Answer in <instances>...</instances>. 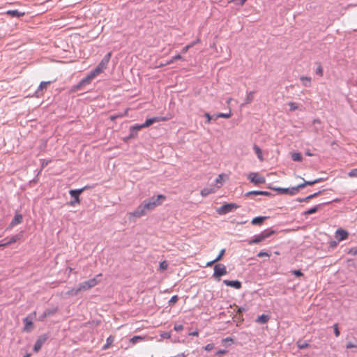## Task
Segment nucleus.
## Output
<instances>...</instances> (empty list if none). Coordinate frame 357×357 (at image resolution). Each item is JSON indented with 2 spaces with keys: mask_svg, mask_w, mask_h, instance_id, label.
<instances>
[{
  "mask_svg": "<svg viewBox=\"0 0 357 357\" xmlns=\"http://www.w3.org/2000/svg\"><path fill=\"white\" fill-rule=\"evenodd\" d=\"M97 76L93 70H91L85 77L82 79L77 84L73 85L70 88V92L75 93L80 91L84 86L91 84L92 80Z\"/></svg>",
  "mask_w": 357,
  "mask_h": 357,
  "instance_id": "1",
  "label": "nucleus"
},
{
  "mask_svg": "<svg viewBox=\"0 0 357 357\" xmlns=\"http://www.w3.org/2000/svg\"><path fill=\"white\" fill-rule=\"evenodd\" d=\"M101 276L102 274H98L96 275V277L80 283L79 287L77 289H72V291H73L75 294H77L81 291H86L95 287L100 281V280H98V278Z\"/></svg>",
  "mask_w": 357,
  "mask_h": 357,
  "instance_id": "2",
  "label": "nucleus"
},
{
  "mask_svg": "<svg viewBox=\"0 0 357 357\" xmlns=\"http://www.w3.org/2000/svg\"><path fill=\"white\" fill-rule=\"evenodd\" d=\"M165 199V197L162 195H158L157 197H152L149 200L144 201V208L147 211H151L156 206L160 205L163 200Z\"/></svg>",
  "mask_w": 357,
  "mask_h": 357,
  "instance_id": "3",
  "label": "nucleus"
},
{
  "mask_svg": "<svg viewBox=\"0 0 357 357\" xmlns=\"http://www.w3.org/2000/svg\"><path fill=\"white\" fill-rule=\"evenodd\" d=\"M111 56L112 52H108L107 54L105 55V56L100 61L98 65L93 70L97 75L102 73L104 71V70L107 68Z\"/></svg>",
  "mask_w": 357,
  "mask_h": 357,
  "instance_id": "4",
  "label": "nucleus"
},
{
  "mask_svg": "<svg viewBox=\"0 0 357 357\" xmlns=\"http://www.w3.org/2000/svg\"><path fill=\"white\" fill-rule=\"evenodd\" d=\"M238 208V206L234 203H229L223 204L222 206L216 209V212L220 215H225L227 213H229L230 212H232L237 209Z\"/></svg>",
  "mask_w": 357,
  "mask_h": 357,
  "instance_id": "5",
  "label": "nucleus"
},
{
  "mask_svg": "<svg viewBox=\"0 0 357 357\" xmlns=\"http://www.w3.org/2000/svg\"><path fill=\"white\" fill-rule=\"evenodd\" d=\"M87 188H88V186H85L80 189L70 190L69 191V194L70 195V196L72 197H73V200H71L70 202H69L68 204L70 206H75V204H79L80 203L79 195L82 192H84Z\"/></svg>",
  "mask_w": 357,
  "mask_h": 357,
  "instance_id": "6",
  "label": "nucleus"
},
{
  "mask_svg": "<svg viewBox=\"0 0 357 357\" xmlns=\"http://www.w3.org/2000/svg\"><path fill=\"white\" fill-rule=\"evenodd\" d=\"M36 317V312L34 311L32 313L29 314L27 317L23 319V322L24 324V327L23 328L24 331L29 332L32 329L33 327V319Z\"/></svg>",
  "mask_w": 357,
  "mask_h": 357,
  "instance_id": "7",
  "label": "nucleus"
},
{
  "mask_svg": "<svg viewBox=\"0 0 357 357\" xmlns=\"http://www.w3.org/2000/svg\"><path fill=\"white\" fill-rule=\"evenodd\" d=\"M269 188L271 189H273L275 191H277L278 192V194H288V195H294L296 194H297L299 191V188L297 186H295V187H292V188H272V187H268Z\"/></svg>",
  "mask_w": 357,
  "mask_h": 357,
  "instance_id": "8",
  "label": "nucleus"
},
{
  "mask_svg": "<svg viewBox=\"0 0 357 357\" xmlns=\"http://www.w3.org/2000/svg\"><path fill=\"white\" fill-rule=\"evenodd\" d=\"M213 277L216 279L220 280V278L227 273L226 266L222 264H218L214 266Z\"/></svg>",
  "mask_w": 357,
  "mask_h": 357,
  "instance_id": "9",
  "label": "nucleus"
},
{
  "mask_svg": "<svg viewBox=\"0 0 357 357\" xmlns=\"http://www.w3.org/2000/svg\"><path fill=\"white\" fill-rule=\"evenodd\" d=\"M248 179L255 185L262 184L266 182L264 176H260L258 173L251 172L248 175Z\"/></svg>",
  "mask_w": 357,
  "mask_h": 357,
  "instance_id": "10",
  "label": "nucleus"
},
{
  "mask_svg": "<svg viewBox=\"0 0 357 357\" xmlns=\"http://www.w3.org/2000/svg\"><path fill=\"white\" fill-rule=\"evenodd\" d=\"M48 337H49V336L47 334H43V335L39 336L33 345V351L34 352L39 351L40 349H41V347H43V344L48 339Z\"/></svg>",
  "mask_w": 357,
  "mask_h": 357,
  "instance_id": "11",
  "label": "nucleus"
},
{
  "mask_svg": "<svg viewBox=\"0 0 357 357\" xmlns=\"http://www.w3.org/2000/svg\"><path fill=\"white\" fill-rule=\"evenodd\" d=\"M338 199H334L333 200V202H337ZM332 202V201H331ZM331 202H325V203H321V204H317V205H315L314 206L309 208L308 210L304 211L303 213V215H311V214H313V213H317L318 211H319L320 209L322 208V207L326 205V204H330Z\"/></svg>",
  "mask_w": 357,
  "mask_h": 357,
  "instance_id": "12",
  "label": "nucleus"
},
{
  "mask_svg": "<svg viewBox=\"0 0 357 357\" xmlns=\"http://www.w3.org/2000/svg\"><path fill=\"white\" fill-rule=\"evenodd\" d=\"M146 214V210L144 208V204H140L130 215L135 218H140Z\"/></svg>",
  "mask_w": 357,
  "mask_h": 357,
  "instance_id": "13",
  "label": "nucleus"
},
{
  "mask_svg": "<svg viewBox=\"0 0 357 357\" xmlns=\"http://www.w3.org/2000/svg\"><path fill=\"white\" fill-rule=\"evenodd\" d=\"M52 82L51 81H48V82H41L38 88L37 89V90L36 91L35 93H36V97H40L43 95V90H46L47 86L51 84Z\"/></svg>",
  "mask_w": 357,
  "mask_h": 357,
  "instance_id": "14",
  "label": "nucleus"
},
{
  "mask_svg": "<svg viewBox=\"0 0 357 357\" xmlns=\"http://www.w3.org/2000/svg\"><path fill=\"white\" fill-rule=\"evenodd\" d=\"M223 283L225 284H226L227 286L233 287V288H234L236 289H239L242 287L241 282L240 281H238V280H223Z\"/></svg>",
  "mask_w": 357,
  "mask_h": 357,
  "instance_id": "15",
  "label": "nucleus"
},
{
  "mask_svg": "<svg viewBox=\"0 0 357 357\" xmlns=\"http://www.w3.org/2000/svg\"><path fill=\"white\" fill-rule=\"evenodd\" d=\"M336 238L339 240V241H343V240H345L348 238V236H349V233L346 230H344L342 229H338L337 231H336Z\"/></svg>",
  "mask_w": 357,
  "mask_h": 357,
  "instance_id": "16",
  "label": "nucleus"
},
{
  "mask_svg": "<svg viewBox=\"0 0 357 357\" xmlns=\"http://www.w3.org/2000/svg\"><path fill=\"white\" fill-rule=\"evenodd\" d=\"M160 121V117H153V118L147 119L144 123L139 124V125L142 129V128L149 127V126H151L153 123H154L155 122H158Z\"/></svg>",
  "mask_w": 357,
  "mask_h": 357,
  "instance_id": "17",
  "label": "nucleus"
},
{
  "mask_svg": "<svg viewBox=\"0 0 357 357\" xmlns=\"http://www.w3.org/2000/svg\"><path fill=\"white\" fill-rule=\"evenodd\" d=\"M142 129L139 124L132 126L130 128V138H135L137 136L138 131Z\"/></svg>",
  "mask_w": 357,
  "mask_h": 357,
  "instance_id": "18",
  "label": "nucleus"
},
{
  "mask_svg": "<svg viewBox=\"0 0 357 357\" xmlns=\"http://www.w3.org/2000/svg\"><path fill=\"white\" fill-rule=\"evenodd\" d=\"M264 241V238L261 234V233L255 235L251 240L248 241L249 245L258 244Z\"/></svg>",
  "mask_w": 357,
  "mask_h": 357,
  "instance_id": "19",
  "label": "nucleus"
},
{
  "mask_svg": "<svg viewBox=\"0 0 357 357\" xmlns=\"http://www.w3.org/2000/svg\"><path fill=\"white\" fill-rule=\"evenodd\" d=\"M268 218L267 216H257L252 220L251 223L253 225H261Z\"/></svg>",
  "mask_w": 357,
  "mask_h": 357,
  "instance_id": "20",
  "label": "nucleus"
},
{
  "mask_svg": "<svg viewBox=\"0 0 357 357\" xmlns=\"http://www.w3.org/2000/svg\"><path fill=\"white\" fill-rule=\"evenodd\" d=\"M6 14L13 17H20L24 15V13L20 12L18 10H9L6 12Z\"/></svg>",
  "mask_w": 357,
  "mask_h": 357,
  "instance_id": "21",
  "label": "nucleus"
},
{
  "mask_svg": "<svg viewBox=\"0 0 357 357\" xmlns=\"http://www.w3.org/2000/svg\"><path fill=\"white\" fill-rule=\"evenodd\" d=\"M22 220H23L22 215L20 213H16L14 216V218L12 220L10 225L12 226H14L17 224H20L22 222Z\"/></svg>",
  "mask_w": 357,
  "mask_h": 357,
  "instance_id": "22",
  "label": "nucleus"
},
{
  "mask_svg": "<svg viewBox=\"0 0 357 357\" xmlns=\"http://www.w3.org/2000/svg\"><path fill=\"white\" fill-rule=\"evenodd\" d=\"M114 341V337L112 335H109L106 340V344L102 347V350H106L109 348V347L112 344Z\"/></svg>",
  "mask_w": 357,
  "mask_h": 357,
  "instance_id": "23",
  "label": "nucleus"
},
{
  "mask_svg": "<svg viewBox=\"0 0 357 357\" xmlns=\"http://www.w3.org/2000/svg\"><path fill=\"white\" fill-rule=\"evenodd\" d=\"M270 317L267 314H261L257 317V321L259 324H266L268 321Z\"/></svg>",
  "mask_w": 357,
  "mask_h": 357,
  "instance_id": "24",
  "label": "nucleus"
},
{
  "mask_svg": "<svg viewBox=\"0 0 357 357\" xmlns=\"http://www.w3.org/2000/svg\"><path fill=\"white\" fill-rule=\"evenodd\" d=\"M214 192L215 190L213 188H205L201 190L200 194L202 197H206Z\"/></svg>",
  "mask_w": 357,
  "mask_h": 357,
  "instance_id": "25",
  "label": "nucleus"
},
{
  "mask_svg": "<svg viewBox=\"0 0 357 357\" xmlns=\"http://www.w3.org/2000/svg\"><path fill=\"white\" fill-rule=\"evenodd\" d=\"M261 233L265 240L267 238L270 237L271 235H273L275 233V231L271 229H267L264 230Z\"/></svg>",
  "mask_w": 357,
  "mask_h": 357,
  "instance_id": "26",
  "label": "nucleus"
},
{
  "mask_svg": "<svg viewBox=\"0 0 357 357\" xmlns=\"http://www.w3.org/2000/svg\"><path fill=\"white\" fill-rule=\"evenodd\" d=\"M144 339H145V337H142L140 335H135V336H133L132 338H130V342L132 344H135L136 343L141 342V341L144 340Z\"/></svg>",
  "mask_w": 357,
  "mask_h": 357,
  "instance_id": "27",
  "label": "nucleus"
},
{
  "mask_svg": "<svg viewBox=\"0 0 357 357\" xmlns=\"http://www.w3.org/2000/svg\"><path fill=\"white\" fill-rule=\"evenodd\" d=\"M301 80L303 82V85L305 87H310L311 86V78L308 77L302 76Z\"/></svg>",
  "mask_w": 357,
  "mask_h": 357,
  "instance_id": "28",
  "label": "nucleus"
},
{
  "mask_svg": "<svg viewBox=\"0 0 357 357\" xmlns=\"http://www.w3.org/2000/svg\"><path fill=\"white\" fill-rule=\"evenodd\" d=\"M315 180H313V181H304V182L303 183H301L299 185H298V187L300 189L301 188H305V186L307 185H312L314 184H315Z\"/></svg>",
  "mask_w": 357,
  "mask_h": 357,
  "instance_id": "29",
  "label": "nucleus"
},
{
  "mask_svg": "<svg viewBox=\"0 0 357 357\" xmlns=\"http://www.w3.org/2000/svg\"><path fill=\"white\" fill-rule=\"evenodd\" d=\"M253 149H254L255 153L257 155L258 158L260 160H262L263 158H262V152H261V149L258 146L254 145Z\"/></svg>",
  "mask_w": 357,
  "mask_h": 357,
  "instance_id": "30",
  "label": "nucleus"
},
{
  "mask_svg": "<svg viewBox=\"0 0 357 357\" xmlns=\"http://www.w3.org/2000/svg\"><path fill=\"white\" fill-rule=\"evenodd\" d=\"M291 159L294 161L301 162L302 161L303 157L300 153H293L291 154Z\"/></svg>",
  "mask_w": 357,
  "mask_h": 357,
  "instance_id": "31",
  "label": "nucleus"
},
{
  "mask_svg": "<svg viewBox=\"0 0 357 357\" xmlns=\"http://www.w3.org/2000/svg\"><path fill=\"white\" fill-rule=\"evenodd\" d=\"M253 99H254V92L253 91H250L247 94V96H246V98H245V104H250L253 100Z\"/></svg>",
  "mask_w": 357,
  "mask_h": 357,
  "instance_id": "32",
  "label": "nucleus"
},
{
  "mask_svg": "<svg viewBox=\"0 0 357 357\" xmlns=\"http://www.w3.org/2000/svg\"><path fill=\"white\" fill-rule=\"evenodd\" d=\"M231 116V112H229L228 113H218L215 116V119H217L218 118H225L228 119Z\"/></svg>",
  "mask_w": 357,
  "mask_h": 357,
  "instance_id": "33",
  "label": "nucleus"
},
{
  "mask_svg": "<svg viewBox=\"0 0 357 357\" xmlns=\"http://www.w3.org/2000/svg\"><path fill=\"white\" fill-rule=\"evenodd\" d=\"M310 346V344L304 341V342H302V341H298L297 342V347L300 349H306L308 347Z\"/></svg>",
  "mask_w": 357,
  "mask_h": 357,
  "instance_id": "34",
  "label": "nucleus"
},
{
  "mask_svg": "<svg viewBox=\"0 0 357 357\" xmlns=\"http://www.w3.org/2000/svg\"><path fill=\"white\" fill-rule=\"evenodd\" d=\"M19 238H20L19 235L13 236L10 237V240L7 243H3V245H10V244L14 243Z\"/></svg>",
  "mask_w": 357,
  "mask_h": 357,
  "instance_id": "35",
  "label": "nucleus"
},
{
  "mask_svg": "<svg viewBox=\"0 0 357 357\" xmlns=\"http://www.w3.org/2000/svg\"><path fill=\"white\" fill-rule=\"evenodd\" d=\"M47 317L54 314L57 312V308L47 309L44 311Z\"/></svg>",
  "mask_w": 357,
  "mask_h": 357,
  "instance_id": "36",
  "label": "nucleus"
},
{
  "mask_svg": "<svg viewBox=\"0 0 357 357\" xmlns=\"http://www.w3.org/2000/svg\"><path fill=\"white\" fill-rule=\"evenodd\" d=\"M289 106L290 107V109L289 110L291 112H293V111H295L296 109H298V105L296 102H289L288 103Z\"/></svg>",
  "mask_w": 357,
  "mask_h": 357,
  "instance_id": "37",
  "label": "nucleus"
},
{
  "mask_svg": "<svg viewBox=\"0 0 357 357\" xmlns=\"http://www.w3.org/2000/svg\"><path fill=\"white\" fill-rule=\"evenodd\" d=\"M159 267L160 271H165L168 268V263L166 261H162L160 263Z\"/></svg>",
  "mask_w": 357,
  "mask_h": 357,
  "instance_id": "38",
  "label": "nucleus"
},
{
  "mask_svg": "<svg viewBox=\"0 0 357 357\" xmlns=\"http://www.w3.org/2000/svg\"><path fill=\"white\" fill-rule=\"evenodd\" d=\"M318 64V66L315 70V73L317 75H319V76L322 77L323 76V68H322V66L321 65V63H317Z\"/></svg>",
  "mask_w": 357,
  "mask_h": 357,
  "instance_id": "39",
  "label": "nucleus"
},
{
  "mask_svg": "<svg viewBox=\"0 0 357 357\" xmlns=\"http://www.w3.org/2000/svg\"><path fill=\"white\" fill-rule=\"evenodd\" d=\"M261 194V190H252V191H249L248 192L245 193V196L246 197H249L250 195H260Z\"/></svg>",
  "mask_w": 357,
  "mask_h": 357,
  "instance_id": "40",
  "label": "nucleus"
},
{
  "mask_svg": "<svg viewBox=\"0 0 357 357\" xmlns=\"http://www.w3.org/2000/svg\"><path fill=\"white\" fill-rule=\"evenodd\" d=\"M178 300V296L177 295L173 296L170 300L169 301V305H173L174 303H176Z\"/></svg>",
  "mask_w": 357,
  "mask_h": 357,
  "instance_id": "41",
  "label": "nucleus"
},
{
  "mask_svg": "<svg viewBox=\"0 0 357 357\" xmlns=\"http://www.w3.org/2000/svg\"><path fill=\"white\" fill-rule=\"evenodd\" d=\"M182 56L180 54H176L167 63L170 64L172 63L174 61L181 59Z\"/></svg>",
  "mask_w": 357,
  "mask_h": 357,
  "instance_id": "42",
  "label": "nucleus"
},
{
  "mask_svg": "<svg viewBox=\"0 0 357 357\" xmlns=\"http://www.w3.org/2000/svg\"><path fill=\"white\" fill-rule=\"evenodd\" d=\"M333 329H334V334L335 335V337H339L340 336V331H339V328H338V324H335L333 325Z\"/></svg>",
  "mask_w": 357,
  "mask_h": 357,
  "instance_id": "43",
  "label": "nucleus"
},
{
  "mask_svg": "<svg viewBox=\"0 0 357 357\" xmlns=\"http://www.w3.org/2000/svg\"><path fill=\"white\" fill-rule=\"evenodd\" d=\"M348 176L349 177H357V168L351 169L349 173Z\"/></svg>",
  "mask_w": 357,
  "mask_h": 357,
  "instance_id": "44",
  "label": "nucleus"
},
{
  "mask_svg": "<svg viewBox=\"0 0 357 357\" xmlns=\"http://www.w3.org/2000/svg\"><path fill=\"white\" fill-rule=\"evenodd\" d=\"M225 249H222L219 253V255L217 256V257L215 258V261H219L221 260V259L222 258V257L224 256L225 255Z\"/></svg>",
  "mask_w": 357,
  "mask_h": 357,
  "instance_id": "45",
  "label": "nucleus"
},
{
  "mask_svg": "<svg viewBox=\"0 0 357 357\" xmlns=\"http://www.w3.org/2000/svg\"><path fill=\"white\" fill-rule=\"evenodd\" d=\"M291 273L296 277H301L303 275V273L301 270H294L291 271Z\"/></svg>",
  "mask_w": 357,
  "mask_h": 357,
  "instance_id": "46",
  "label": "nucleus"
},
{
  "mask_svg": "<svg viewBox=\"0 0 357 357\" xmlns=\"http://www.w3.org/2000/svg\"><path fill=\"white\" fill-rule=\"evenodd\" d=\"M160 337L163 339H169L171 337V333L169 332H163L160 334Z\"/></svg>",
  "mask_w": 357,
  "mask_h": 357,
  "instance_id": "47",
  "label": "nucleus"
},
{
  "mask_svg": "<svg viewBox=\"0 0 357 357\" xmlns=\"http://www.w3.org/2000/svg\"><path fill=\"white\" fill-rule=\"evenodd\" d=\"M356 347H357V344L356 343H354V342H349L346 344V348L347 349H352V348H356Z\"/></svg>",
  "mask_w": 357,
  "mask_h": 357,
  "instance_id": "48",
  "label": "nucleus"
},
{
  "mask_svg": "<svg viewBox=\"0 0 357 357\" xmlns=\"http://www.w3.org/2000/svg\"><path fill=\"white\" fill-rule=\"evenodd\" d=\"M213 348H214V344L210 343V344H206L204 347V350H206L207 351H210L213 350Z\"/></svg>",
  "mask_w": 357,
  "mask_h": 357,
  "instance_id": "49",
  "label": "nucleus"
},
{
  "mask_svg": "<svg viewBox=\"0 0 357 357\" xmlns=\"http://www.w3.org/2000/svg\"><path fill=\"white\" fill-rule=\"evenodd\" d=\"M174 329L177 332L181 331L183 329V326L182 324H175Z\"/></svg>",
  "mask_w": 357,
  "mask_h": 357,
  "instance_id": "50",
  "label": "nucleus"
},
{
  "mask_svg": "<svg viewBox=\"0 0 357 357\" xmlns=\"http://www.w3.org/2000/svg\"><path fill=\"white\" fill-rule=\"evenodd\" d=\"M264 256L269 257L270 255L267 252H265V251H260L257 254V257H264Z\"/></svg>",
  "mask_w": 357,
  "mask_h": 357,
  "instance_id": "51",
  "label": "nucleus"
},
{
  "mask_svg": "<svg viewBox=\"0 0 357 357\" xmlns=\"http://www.w3.org/2000/svg\"><path fill=\"white\" fill-rule=\"evenodd\" d=\"M349 254L353 255V256H355L357 255V248H352L349 250V251L348 252Z\"/></svg>",
  "mask_w": 357,
  "mask_h": 357,
  "instance_id": "52",
  "label": "nucleus"
},
{
  "mask_svg": "<svg viewBox=\"0 0 357 357\" xmlns=\"http://www.w3.org/2000/svg\"><path fill=\"white\" fill-rule=\"evenodd\" d=\"M246 310H247V309H246V307H238V309H237V310H236V313H238V314H241V313H243V312H245V311H246Z\"/></svg>",
  "mask_w": 357,
  "mask_h": 357,
  "instance_id": "53",
  "label": "nucleus"
},
{
  "mask_svg": "<svg viewBox=\"0 0 357 357\" xmlns=\"http://www.w3.org/2000/svg\"><path fill=\"white\" fill-rule=\"evenodd\" d=\"M204 116L207 119L206 123H209L211 122V119H213V117L210 115L209 113H207V112L204 114Z\"/></svg>",
  "mask_w": 357,
  "mask_h": 357,
  "instance_id": "54",
  "label": "nucleus"
},
{
  "mask_svg": "<svg viewBox=\"0 0 357 357\" xmlns=\"http://www.w3.org/2000/svg\"><path fill=\"white\" fill-rule=\"evenodd\" d=\"M226 353H227V351H226V350H225V349H220V350H218V351L216 352L215 355H216V356H222V355H223V354H226Z\"/></svg>",
  "mask_w": 357,
  "mask_h": 357,
  "instance_id": "55",
  "label": "nucleus"
},
{
  "mask_svg": "<svg viewBox=\"0 0 357 357\" xmlns=\"http://www.w3.org/2000/svg\"><path fill=\"white\" fill-rule=\"evenodd\" d=\"M47 314H45V312H43V313L39 316L38 317V321H44V319L47 317Z\"/></svg>",
  "mask_w": 357,
  "mask_h": 357,
  "instance_id": "56",
  "label": "nucleus"
},
{
  "mask_svg": "<svg viewBox=\"0 0 357 357\" xmlns=\"http://www.w3.org/2000/svg\"><path fill=\"white\" fill-rule=\"evenodd\" d=\"M200 42V39L197 38V40L192 41V43H190L189 44V45L192 47L193 46H195V45L198 44Z\"/></svg>",
  "mask_w": 357,
  "mask_h": 357,
  "instance_id": "57",
  "label": "nucleus"
},
{
  "mask_svg": "<svg viewBox=\"0 0 357 357\" xmlns=\"http://www.w3.org/2000/svg\"><path fill=\"white\" fill-rule=\"evenodd\" d=\"M190 48H191V47H190V46L189 45V44H188V45L185 46V47L182 49L181 52H182V53H183V54H185V53H186V52L188 51V50H189Z\"/></svg>",
  "mask_w": 357,
  "mask_h": 357,
  "instance_id": "58",
  "label": "nucleus"
},
{
  "mask_svg": "<svg viewBox=\"0 0 357 357\" xmlns=\"http://www.w3.org/2000/svg\"><path fill=\"white\" fill-rule=\"evenodd\" d=\"M260 195H264V196H271L272 194L270 192L268 191H261Z\"/></svg>",
  "mask_w": 357,
  "mask_h": 357,
  "instance_id": "59",
  "label": "nucleus"
},
{
  "mask_svg": "<svg viewBox=\"0 0 357 357\" xmlns=\"http://www.w3.org/2000/svg\"><path fill=\"white\" fill-rule=\"evenodd\" d=\"M296 202H308V201H307V198L306 197H304V198H297L296 199Z\"/></svg>",
  "mask_w": 357,
  "mask_h": 357,
  "instance_id": "60",
  "label": "nucleus"
},
{
  "mask_svg": "<svg viewBox=\"0 0 357 357\" xmlns=\"http://www.w3.org/2000/svg\"><path fill=\"white\" fill-rule=\"evenodd\" d=\"M41 166H42V168L45 167L46 165H48V161L45 160H41Z\"/></svg>",
  "mask_w": 357,
  "mask_h": 357,
  "instance_id": "61",
  "label": "nucleus"
},
{
  "mask_svg": "<svg viewBox=\"0 0 357 357\" xmlns=\"http://www.w3.org/2000/svg\"><path fill=\"white\" fill-rule=\"evenodd\" d=\"M215 262H218L217 261H215V259L211 261H208L207 264H206V266H212L213 264H215Z\"/></svg>",
  "mask_w": 357,
  "mask_h": 357,
  "instance_id": "62",
  "label": "nucleus"
},
{
  "mask_svg": "<svg viewBox=\"0 0 357 357\" xmlns=\"http://www.w3.org/2000/svg\"><path fill=\"white\" fill-rule=\"evenodd\" d=\"M199 335V333L197 331H193V332H191L189 333V335L190 336H198Z\"/></svg>",
  "mask_w": 357,
  "mask_h": 357,
  "instance_id": "63",
  "label": "nucleus"
},
{
  "mask_svg": "<svg viewBox=\"0 0 357 357\" xmlns=\"http://www.w3.org/2000/svg\"><path fill=\"white\" fill-rule=\"evenodd\" d=\"M336 246H337V243L335 241H331L330 242V247L335 248Z\"/></svg>",
  "mask_w": 357,
  "mask_h": 357,
  "instance_id": "64",
  "label": "nucleus"
}]
</instances>
